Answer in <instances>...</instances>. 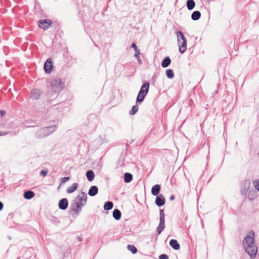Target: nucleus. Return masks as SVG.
Masks as SVG:
<instances>
[{"label":"nucleus","mask_w":259,"mask_h":259,"mask_svg":"<svg viewBox=\"0 0 259 259\" xmlns=\"http://www.w3.org/2000/svg\"><path fill=\"white\" fill-rule=\"evenodd\" d=\"M254 233L253 231L248 232L243 241V245L251 258H254L257 252V247L254 243Z\"/></svg>","instance_id":"f257e3e1"},{"label":"nucleus","mask_w":259,"mask_h":259,"mask_svg":"<svg viewBox=\"0 0 259 259\" xmlns=\"http://www.w3.org/2000/svg\"><path fill=\"white\" fill-rule=\"evenodd\" d=\"M87 201V194L84 192H81L75 198L74 203L72 204V210L75 214H79L81 210L82 207L85 205Z\"/></svg>","instance_id":"f03ea898"},{"label":"nucleus","mask_w":259,"mask_h":259,"mask_svg":"<svg viewBox=\"0 0 259 259\" xmlns=\"http://www.w3.org/2000/svg\"><path fill=\"white\" fill-rule=\"evenodd\" d=\"M177 42L179 46V52L183 54L187 50V40L182 32L178 31L176 32Z\"/></svg>","instance_id":"7ed1b4c3"},{"label":"nucleus","mask_w":259,"mask_h":259,"mask_svg":"<svg viewBox=\"0 0 259 259\" xmlns=\"http://www.w3.org/2000/svg\"><path fill=\"white\" fill-rule=\"evenodd\" d=\"M149 88V83H145L142 85L137 98V102H141L144 100L145 96L148 92Z\"/></svg>","instance_id":"20e7f679"},{"label":"nucleus","mask_w":259,"mask_h":259,"mask_svg":"<svg viewBox=\"0 0 259 259\" xmlns=\"http://www.w3.org/2000/svg\"><path fill=\"white\" fill-rule=\"evenodd\" d=\"M55 130V126L44 127L38 132V135L40 137L47 136L53 132Z\"/></svg>","instance_id":"39448f33"},{"label":"nucleus","mask_w":259,"mask_h":259,"mask_svg":"<svg viewBox=\"0 0 259 259\" xmlns=\"http://www.w3.org/2000/svg\"><path fill=\"white\" fill-rule=\"evenodd\" d=\"M52 24L51 20L49 19L42 20L38 21L39 27L44 30L48 29Z\"/></svg>","instance_id":"423d86ee"},{"label":"nucleus","mask_w":259,"mask_h":259,"mask_svg":"<svg viewBox=\"0 0 259 259\" xmlns=\"http://www.w3.org/2000/svg\"><path fill=\"white\" fill-rule=\"evenodd\" d=\"M53 68V62L51 58H49L45 62L44 64V69L46 73H50Z\"/></svg>","instance_id":"0eeeda50"},{"label":"nucleus","mask_w":259,"mask_h":259,"mask_svg":"<svg viewBox=\"0 0 259 259\" xmlns=\"http://www.w3.org/2000/svg\"><path fill=\"white\" fill-rule=\"evenodd\" d=\"M51 84L53 90L56 92L59 90L61 88V81L60 80L54 79L52 81Z\"/></svg>","instance_id":"6e6552de"},{"label":"nucleus","mask_w":259,"mask_h":259,"mask_svg":"<svg viewBox=\"0 0 259 259\" xmlns=\"http://www.w3.org/2000/svg\"><path fill=\"white\" fill-rule=\"evenodd\" d=\"M165 198L162 194L159 195L157 196L155 200V203L158 206H160L164 205L165 204Z\"/></svg>","instance_id":"1a4fd4ad"},{"label":"nucleus","mask_w":259,"mask_h":259,"mask_svg":"<svg viewBox=\"0 0 259 259\" xmlns=\"http://www.w3.org/2000/svg\"><path fill=\"white\" fill-rule=\"evenodd\" d=\"M68 205L67 199L64 198L60 200L59 207L61 209L64 210L67 208Z\"/></svg>","instance_id":"9d476101"},{"label":"nucleus","mask_w":259,"mask_h":259,"mask_svg":"<svg viewBox=\"0 0 259 259\" xmlns=\"http://www.w3.org/2000/svg\"><path fill=\"white\" fill-rule=\"evenodd\" d=\"M40 95V91L38 89H34L31 92V97L33 99H37Z\"/></svg>","instance_id":"9b49d317"},{"label":"nucleus","mask_w":259,"mask_h":259,"mask_svg":"<svg viewBox=\"0 0 259 259\" xmlns=\"http://www.w3.org/2000/svg\"><path fill=\"white\" fill-rule=\"evenodd\" d=\"M98 192V188L96 186H92L89 191V195L91 196H94L96 195Z\"/></svg>","instance_id":"f8f14e48"},{"label":"nucleus","mask_w":259,"mask_h":259,"mask_svg":"<svg viewBox=\"0 0 259 259\" xmlns=\"http://www.w3.org/2000/svg\"><path fill=\"white\" fill-rule=\"evenodd\" d=\"M165 228V220H160L159 224L157 228L158 234H160Z\"/></svg>","instance_id":"ddd939ff"},{"label":"nucleus","mask_w":259,"mask_h":259,"mask_svg":"<svg viewBox=\"0 0 259 259\" xmlns=\"http://www.w3.org/2000/svg\"><path fill=\"white\" fill-rule=\"evenodd\" d=\"M243 186L244 188H242V193L243 194L246 192V191L250 186V182L249 180L244 181L243 183Z\"/></svg>","instance_id":"4468645a"},{"label":"nucleus","mask_w":259,"mask_h":259,"mask_svg":"<svg viewBox=\"0 0 259 259\" xmlns=\"http://www.w3.org/2000/svg\"><path fill=\"white\" fill-rule=\"evenodd\" d=\"M160 189V187L159 185H155L152 188L151 192L154 196L158 195Z\"/></svg>","instance_id":"2eb2a0df"},{"label":"nucleus","mask_w":259,"mask_h":259,"mask_svg":"<svg viewBox=\"0 0 259 259\" xmlns=\"http://www.w3.org/2000/svg\"><path fill=\"white\" fill-rule=\"evenodd\" d=\"M169 244L175 249L178 250L180 249V245L176 240L171 239L170 241Z\"/></svg>","instance_id":"dca6fc26"},{"label":"nucleus","mask_w":259,"mask_h":259,"mask_svg":"<svg viewBox=\"0 0 259 259\" xmlns=\"http://www.w3.org/2000/svg\"><path fill=\"white\" fill-rule=\"evenodd\" d=\"M78 185L77 183H74L70 187H68L67 189V192L68 193H71L74 192L77 188Z\"/></svg>","instance_id":"f3484780"},{"label":"nucleus","mask_w":259,"mask_h":259,"mask_svg":"<svg viewBox=\"0 0 259 259\" xmlns=\"http://www.w3.org/2000/svg\"><path fill=\"white\" fill-rule=\"evenodd\" d=\"M34 196V193L31 191L25 192L24 194V197L26 199H30Z\"/></svg>","instance_id":"a211bd4d"},{"label":"nucleus","mask_w":259,"mask_h":259,"mask_svg":"<svg viewBox=\"0 0 259 259\" xmlns=\"http://www.w3.org/2000/svg\"><path fill=\"white\" fill-rule=\"evenodd\" d=\"M171 62V60L168 57H166L162 62L161 65L163 68L167 67Z\"/></svg>","instance_id":"6ab92c4d"},{"label":"nucleus","mask_w":259,"mask_h":259,"mask_svg":"<svg viewBox=\"0 0 259 259\" xmlns=\"http://www.w3.org/2000/svg\"><path fill=\"white\" fill-rule=\"evenodd\" d=\"M86 176L89 181H92L95 177V175L92 170H89L86 173Z\"/></svg>","instance_id":"aec40b11"},{"label":"nucleus","mask_w":259,"mask_h":259,"mask_svg":"<svg viewBox=\"0 0 259 259\" xmlns=\"http://www.w3.org/2000/svg\"><path fill=\"white\" fill-rule=\"evenodd\" d=\"M201 16V13L199 11H194L192 15L191 18L193 20H198Z\"/></svg>","instance_id":"412c9836"},{"label":"nucleus","mask_w":259,"mask_h":259,"mask_svg":"<svg viewBox=\"0 0 259 259\" xmlns=\"http://www.w3.org/2000/svg\"><path fill=\"white\" fill-rule=\"evenodd\" d=\"M195 3L193 0H188L187 2V7L189 10H191L195 7Z\"/></svg>","instance_id":"4be33fe9"},{"label":"nucleus","mask_w":259,"mask_h":259,"mask_svg":"<svg viewBox=\"0 0 259 259\" xmlns=\"http://www.w3.org/2000/svg\"><path fill=\"white\" fill-rule=\"evenodd\" d=\"M133 176L130 173H125L124 175V181L125 183H130L132 181Z\"/></svg>","instance_id":"5701e85b"},{"label":"nucleus","mask_w":259,"mask_h":259,"mask_svg":"<svg viewBox=\"0 0 259 259\" xmlns=\"http://www.w3.org/2000/svg\"><path fill=\"white\" fill-rule=\"evenodd\" d=\"M113 216L116 220H119L121 218L120 211L117 209H115L113 212Z\"/></svg>","instance_id":"b1692460"},{"label":"nucleus","mask_w":259,"mask_h":259,"mask_svg":"<svg viewBox=\"0 0 259 259\" xmlns=\"http://www.w3.org/2000/svg\"><path fill=\"white\" fill-rule=\"evenodd\" d=\"M113 204L112 202L108 201L105 203L104 205V208L105 210H110L112 208Z\"/></svg>","instance_id":"393cba45"},{"label":"nucleus","mask_w":259,"mask_h":259,"mask_svg":"<svg viewBox=\"0 0 259 259\" xmlns=\"http://www.w3.org/2000/svg\"><path fill=\"white\" fill-rule=\"evenodd\" d=\"M166 74L167 77L169 78H172L174 76V72L171 69H167L166 71Z\"/></svg>","instance_id":"a878e982"},{"label":"nucleus","mask_w":259,"mask_h":259,"mask_svg":"<svg viewBox=\"0 0 259 259\" xmlns=\"http://www.w3.org/2000/svg\"><path fill=\"white\" fill-rule=\"evenodd\" d=\"M138 106L137 105H135L133 107L132 110L130 112L131 115L135 114L138 111Z\"/></svg>","instance_id":"bb28decb"},{"label":"nucleus","mask_w":259,"mask_h":259,"mask_svg":"<svg viewBox=\"0 0 259 259\" xmlns=\"http://www.w3.org/2000/svg\"><path fill=\"white\" fill-rule=\"evenodd\" d=\"M128 249L131 250L133 253H135L137 251V248L134 246L132 245H128L127 246Z\"/></svg>","instance_id":"cd10ccee"},{"label":"nucleus","mask_w":259,"mask_h":259,"mask_svg":"<svg viewBox=\"0 0 259 259\" xmlns=\"http://www.w3.org/2000/svg\"><path fill=\"white\" fill-rule=\"evenodd\" d=\"M160 220H165L164 213L162 209L160 210Z\"/></svg>","instance_id":"c85d7f7f"},{"label":"nucleus","mask_w":259,"mask_h":259,"mask_svg":"<svg viewBox=\"0 0 259 259\" xmlns=\"http://www.w3.org/2000/svg\"><path fill=\"white\" fill-rule=\"evenodd\" d=\"M254 187L259 191V180H255L253 182Z\"/></svg>","instance_id":"c756f323"},{"label":"nucleus","mask_w":259,"mask_h":259,"mask_svg":"<svg viewBox=\"0 0 259 259\" xmlns=\"http://www.w3.org/2000/svg\"><path fill=\"white\" fill-rule=\"evenodd\" d=\"M140 51L138 49L135 51V56L136 58H139L140 57Z\"/></svg>","instance_id":"7c9ffc66"},{"label":"nucleus","mask_w":259,"mask_h":259,"mask_svg":"<svg viewBox=\"0 0 259 259\" xmlns=\"http://www.w3.org/2000/svg\"><path fill=\"white\" fill-rule=\"evenodd\" d=\"M48 174L47 170H42L40 171V175L44 177L46 176Z\"/></svg>","instance_id":"2f4dec72"},{"label":"nucleus","mask_w":259,"mask_h":259,"mask_svg":"<svg viewBox=\"0 0 259 259\" xmlns=\"http://www.w3.org/2000/svg\"><path fill=\"white\" fill-rule=\"evenodd\" d=\"M159 259H168V256L166 254H161L159 256Z\"/></svg>","instance_id":"473e14b6"},{"label":"nucleus","mask_w":259,"mask_h":259,"mask_svg":"<svg viewBox=\"0 0 259 259\" xmlns=\"http://www.w3.org/2000/svg\"><path fill=\"white\" fill-rule=\"evenodd\" d=\"M69 180V177H64L62 179V183H65Z\"/></svg>","instance_id":"72a5a7b5"},{"label":"nucleus","mask_w":259,"mask_h":259,"mask_svg":"<svg viewBox=\"0 0 259 259\" xmlns=\"http://www.w3.org/2000/svg\"><path fill=\"white\" fill-rule=\"evenodd\" d=\"M131 47H132V48H134L135 51L138 50L137 46H136V45L135 43L132 44Z\"/></svg>","instance_id":"f704fd0d"},{"label":"nucleus","mask_w":259,"mask_h":259,"mask_svg":"<svg viewBox=\"0 0 259 259\" xmlns=\"http://www.w3.org/2000/svg\"><path fill=\"white\" fill-rule=\"evenodd\" d=\"M6 112L4 110H1L0 111V114L1 116H3L5 114Z\"/></svg>","instance_id":"c9c22d12"},{"label":"nucleus","mask_w":259,"mask_h":259,"mask_svg":"<svg viewBox=\"0 0 259 259\" xmlns=\"http://www.w3.org/2000/svg\"><path fill=\"white\" fill-rule=\"evenodd\" d=\"M138 60V62L141 64H142V60L140 58V57L139 58H136Z\"/></svg>","instance_id":"e433bc0d"},{"label":"nucleus","mask_w":259,"mask_h":259,"mask_svg":"<svg viewBox=\"0 0 259 259\" xmlns=\"http://www.w3.org/2000/svg\"><path fill=\"white\" fill-rule=\"evenodd\" d=\"M3 207V204L1 202H0V210L2 209Z\"/></svg>","instance_id":"4c0bfd02"},{"label":"nucleus","mask_w":259,"mask_h":259,"mask_svg":"<svg viewBox=\"0 0 259 259\" xmlns=\"http://www.w3.org/2000/svg\"><path fill=\"white\" fill-rule=\"evenodd\" d=\"M6 134H7V133H4V132H3V133H2V132H1V133H0V136H4V135H6Z\"/></svg>","instance_id":"58836bf2"},{"label":"nucleus","mask_w":259,"mask_h":259,"mask_svg":"<svg viewBox=\"0 0 259 259\" xmlns=\"http://www.w3.org/2000/svg\"><path fill=\"white\" fill-rule=\"evenodd\" d=\"M174 199V196H170V200H173Z\"/></svg>","instance_id":"ea45409f"}]
</instances>
